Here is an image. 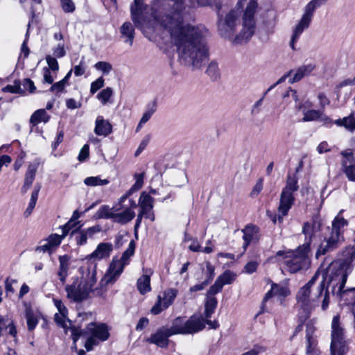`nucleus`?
<instances>
[{
	"mask_svg": "<svg viewBox=\"0 0 355 355\" xmlns=\"http://www.w3.org/2000/svg\"><path fill=\"white\" fill-rule=\"evenodd\" d=\"M144 0H134L130 7L131 19L149 40L159 35V30L169 37L176 46L180 62L199 68L208 58L205 37L207 29L185 21L186 8L182 0H154L150 17L144 16Z\"/></svg>",
	"mask_w": 355,
	"mask_h": 355,
	"instance_id": "1",
	"label": "nucleus"
},
{
	"mask_svg": "<svg viewBox=\"0 0 355 355\" xmlns=\"http://www.w3.org/2000/svg\"><path fill=\"white\" fill-rule=\"evenodd\" d=\"M345 261H334L327 268H319L311 279L298 291L296 298L298 306L300 307L299 317L305 320L309 317L311 312L321 304L322 311H325L329 304V293L328 288H325V283L332 284V291L341 295L344 291L347 278L348 264L355 257L343 252Z\"/></svg>",
	"mask_w": 355,
	"mask_h": 355,
	"instance_id": "2",
	"label": "nucleus"
},
{
	"mask_svg": "<svg viewBox=\"0 0 355 355\" xmlns=\"http://www.w3.org/2000/svg\"><path fill=\"white\" fill-rule=\"evenodd\" d=\"M247 0H240L237 3L236 9L231 10L224 19L219 18L218 22V33L221 37L228 39L234 44H243L247 43L255 31V21L254 15L256 12L257 3L251 0L247 3L243 17L242 28L234 37L237 21L240 16L239 10L246 4Z\"/></svg>",
	"mask_w": 355,
	"mask_h": 355,
	"instance_id": "3",
	"label": "nucleus"
},
{
	"mask_svg": "<svg viewBox=\"0 0 355 355\" xmlns=\"http://www.w3.org/2000/svg\"><path fill=\"white\" fill-rule=\"evenodd\" d=\"M81 270V277L76 278L71 284L65 287L67 298L76 302L86 300L94 291L97 281L96 263H91L86 268L82 267Z\"/></svg>",
	"mask_w": 355,
	"mask_h": 355,
	"instance_id": "4",
	"label": "nucleus"
},
{
	"mask_svg": "<svg viewBox=\"0 0 355 355\" xmlns=\"http://www.w3.org/2000/svg\"><path fill=\"white\" fill-rule=\"evenodd\" d=\"M309 252V243H304L295 251H279L277 252V257L283 256V263L286 268L290 272L295 273L300 270H307L310 267Z\"/></svg>",
	"mask_w": 355,
	"mask_h": 355,
	"instance_id": "5",
	"label": "nucleus"
},
{
	"mask_svg": "<svg viewBox=\"0 0 355 355\" xmlns=\"http://www.w3.org/2000/svg\"><path fill=\"white\" fill-rule=\"evenodd\" d=\"M343 211V210L340 211L339 214L333 220L330 234L324 238V241L318 247L315 254L316 258L321 255H324L328 252L336 248L343 241L341 230L348 225L347 220L340 216Z\"/></svg>",
	"mask_w": 355,
	"mask_h": 355,
	"instance_id": "6",
	"label": "nucleus"
},
{
	"mask_svg": "<svg viewBox=\"0 0 355 355\" xmlns=\"http://www.w3.org/2000/svg\"><path fill=\"white\" fill-rule=\"evenodd\" d=\"M299 189L297 178L295 175H288L286 185L280 195L278 211L280 214L279 220L287 215L295 202L293 193Z\"/></svg>",
	"mask_w": 355,
	"mask_h": 355,
	"instance_id": "7",
	"label": "nucleus"
},
{
	"mask_svg": "<svg viewBox=\"0 0 355 355\" xmlns=\"http://www.w3.org/2000/svg\"><path fill=\"white\" fill-rule=\"evenodd\" d=\"M85 331L89 335L85 344L87 351L92 350L100 342L107 340L110 336L108 327L105 324L91 322L87 326Z\"/></svg>",
	"mask_w": 355,
	"mask_h": 355,
	"instance_id": "8",
	"label": "nucleus"
},
{
	"mask_svg": "<svg viewBox=\"0 0 355 355\" xmlns=\"http://www.w3.org/2000/svg\"><path fill=\"white\" fill-rule=\"evenodd\" d=\"M331 355H344L348 350L344 337V330L340 327L339 317L334 316L331 323Z\"/></svg>",
	"mask_w": 355,
	"mask_h": 355,
	"instance_id": "9",
	"label": "nucleus"
},
{
	"mask_svg": "<svg viewBox=\"0 0 355 355\" xmlns=\"http://www.w3.org/2000/svg\"><path fill=\"white\" fill-rule=\"evenodd\" d=\"M291 98L293 101H295V108L298 111H301L304 115L302 118L303 121H317L318 116H320V111L316 110L310 109L312 107V104L309 101H306L304 103H299L298 96L297 94V92L292 89H288L286 93L284 95V98Z\"/></svg>",
	"mask_w": 355,
	"mask_h": 355,
	"instance_id": "10",
	"label": "nucleus"
},
{
	"mask_svg": "<svg viewBox=\"0 0 355 355\" xmlns=\"http://www.w3.org/2000/svg\"><path fill=\"white\" fill-rule=\"evenodd\" d=\"M127 266L120 259L113 258L109 268L101 280V284H107L115 282L123 272L125 266Z\"/></svg>",
	"mask_w": 355,
	"mask_h": 355,
	"instance_id": "11",
	"label": "nucleus"
},
{
	"mask_svg": "<svg viewBox=\"0 0 355 355\" xmlns=\"http://www.w3.org/2000/svg\"><path fill=\"white\" fill-rule=\"evenodd\" d=\"M342 171L349 181H355V157L352 150L347 149L340 153Z\"/></svg>",
	"mask_w": 355,
	"mask_h": 355,
	"instance_id": "12",
	"label": "nucleus"
},
{
	"mask_svg": "<svg viewBox=\"0 0 355 355\" xmlns=\"http://www.w3.org/2000/svg\"><path fill=\"white\" fill-rule=\"evenodd\" d=\"M236 275L231 270H225L223 274L219 275L215 283L209 288V294L215 295L221 291L223 286L231 284L236 279Z\"/></svg>",
	"mask_w": 355,
	"mask_h": 355,
	"instance_id": "13",
	"label": "nucleus"
},
{
	"mask_svg": "<svg viewBox=\"0 0 355 355\" xmlns=\"http://www.w3.org/2000/svg\"><path fill=\"white\" fill-rule=\"evenodd\" d=\"M61 243V238L59 234H51L46 239L40 242V245L36 248L35 251L43 253H53Z\"/></svg>",
	"mask_w": 355,
	"mask_h": 355,
	"instance_id": "14",
	"label": "nucleus"
},
{
	"mask_svg": "<svg viewBox=\"0 0 355 355\" xmlns=\"http://www.w3.org/2000/svg\"><path fill=\"white\" fill-rule=\"evenodd\" d=\"M291 294V291L288 288L287 282H282L279 284H272L270 290L266 294L263 298L261 312H263L265 304L267 300L272 296H276L279 299L284 298Z\"/></svg>",
	"mask_w": 355,
	"mask_h": 355,
	"instance_id": "15",
	"label": "nucleus"
},
{
	"mask_svg": "<svg viewBox=\"0 0 355 355\" xmlns=\"http://www.w3.org/2000/svg\"><path fill=\"white\" fill-rule=\"evenodd\" d=\"M321 226V220L318 216H313L310 221L304 224L302 233L305 236V243L311 244L313 238L315 236L317 233L320 232Z\"/></svg>",
	"mask_w": 355,
	"mask_h": 355,
	"instance_id": "16",
	"label": "nucleus"
},
{
	"mask_svg": "<svg viewBox=\"0 0 355 355\" xmlns=\"http://www.w3.org/2000/svg\"><path fill=\"white\" fill-rule=\"evenodd\" d=\"M184 329L187 334H193L202 330L205 327L203 317L199 314H194L189 319L184 318Z\"/></svg>",
	"mask_w": 355,
	"mask_h": 355,
	"instance_id": "17",
	"label": "nucleus"
},
{
	"mask_svg": "<svg viewBox=\"0 0 355 355\" xmlns=\"http://www.w3.org/2000/svg\"><path fill=\"white\" fill-rule=\"evenodd\" d=\"M112 251L113 245L111 243H100L87 259L94 261L106 259L110 257Z\"/></svg>",
	"mask_w": 355,
	"mask_h": 355,
	"instance_id": "18",
	"label": "nucleus"
},
{
	"mask_svg": "<svg viewBox=\"0 0 355 355\" xmlns=\"http://www.w3.org/2000/svg\"><path fill=\"white\" fill-rule=\"evenodd\" d=\"M172 336L168 328L162 327L158 329L155 334L146 340L148 343L156 345L159 347H166L168 345V337Z\"/></svg>",
	"mask_w": 355,
	"mask_h": 355,
	"instance_id": "19",
	"label": "nucleus"
},
{
	"mask_svg": "<svg viewBox=\"0 0 355 355\" xmlns=\"http://www.w3.org/2000/svg\"><path fill=\"white\" fill-rule=\"evenodd\" d=\"M217 306V300L214 295H211L207 292V297L205 302V316L206 318V323L210 326L211 329H216L219 324L216 321H211L209 318H211L212 313L215 311Z\"/></svg>",
	"mask_w": 355,
	"mask_h": 355,
	"instance_id": "20",
	"label": "nucleus"
},
{
	"mask_svg": "<svg viewBox=\"0 0 355 355\" xmlns=\"http://www.w3.org/2000/svg\"><path fill=\"white\" fill-rule=\"evenodd\" d=\"M101 230V228L99 225H94L76 232L75 239L77 245H82L85 244L88 239L92 238L94 234L100 232Z\"/></svg>",
	"mask_w": 355,
	"mask_h": 355,
	"instance_id": "21",
	"label": "nucleus"
},
{
	"mask_svg": "<svg viewBox=\"0 0 355 355\" xmlns=\"http://www.w3.org/2000/svg\"><path fill=\"white\" fill-rule=\"evenodd\" d=\"M315 68V64L309 63L302 65L297 69L290 71L288 75H290V76H293V78L289 80V82L293 83L300 80L304 76L309 75Z\"/></svg>",
	"mask_w": 355,
	"mask_h": 355,
	"instance_id": "22",
	"label": "nucleus"
},
{
	"mask_svg": "<svg viewBox=\"0 0 355 355\" xmlns=\"http://www.w3.org/2000/svg\"><path fill=\"white\" fill-rule=\"evenodd\" d=\"M38 166V162H34L28 165L27 171L25 174L24 185L21 187V191L23 193H26L31 187L35 180Z\"/></svg>",
	"mask_w": 355,
	"mask_h": 355,
	"instance_id": "23",
	"label": "nucleus"
},
{
	"mask_svg": "<svg viewBox=\"0 0 355 355\" xmlns=\"http://www.w3.org/2000/svg\"><path fill=\"white\" fill-rule=\"evenodd\" d=\"M311 20L302 17L298 24L295 26L293 29V35L291 37L290 46L293 50H295V44L299 40L300 35L302 34L304 30L307 29L310 25Z\"/></svg>",
	"mask_w": 355,
	"mask_h": 355,
	"instance_id": "24",
	"label": "nucleus"
},
{
	"mask_svg": "<svg viewBox=\"0 0 355 355\" xmlns=\"http://www.w3.org/2000/svg\"><path fill=\"white\" fill-rule=\"evenodd\" d=\"M311 20L302 17L298 24L295 26L293 29V35L291 37L290 46L293 50H295V44L299 40L300 35L302 34L304 30L307 29L310 25Z\"/></svg>",
	"mask_w": 355,
	"mask_h": 355,
	"instance_id": "25",
	"label": "nucleus"
},
{
	"mask_svg": "<svg viewBox=\"0 0 355 355\" xmlns=\"http://www.w3.org/2000/svg\"><path fill=\"white\" fill-rule=\"evenodd\" d=\"M243 239L244 243L243 244V248L244 251L246 250L248 246L251 242L257 241L259 239L258 228L254 225H248L243 230H242Z\"/></svg>",
	"mask_w": 355,
	"mask_h": 355,
	"instance_id": "26",
	"label": "nucleus"
},
{
	"mask_svg": "<svg viewBox=\"0 0 355 355\" xmlns=\"http://www.w3.org/2000/svg\"><path fill=\"white\" fill-rule=\"evenodd\" d=\"M112 126L110 123L98 116L95 121L94 132L96 135L106 137L112 132Z\"/></svg>",
	"mask_w": 355,
	"mask_h": 355,
	"instance_id": "27",
	"label": "nucleus"
},
{
	"mask_svg": "<svg viewBox=\"0 0 355 355\" xmlns=\"http://www.w3.org/2000/svg\"><path fill=\"white\" fill-rule=\"evenodd\" d=\"M120 33L124 42L132 46L135 38L134 26L129 21L124 22L120 28Z\"/></svg>",
	"mask_w": 355,
	"mask_h": 355,
	"instance_id": "28",
	"label": "nucleus"
},
{
	"mask_svg": "<svg viewBox=\"0 0 355 355\" xmlns=\"http://www.w3.org/2000/svg\"><path fill=\"white\" fill-rule=\"evenodd\" d=\"M25 317L27 322V327L28 331H31L38 324V320L40 318L39 312L34 311L31 306L26 307Z\"/></svg>",
	"mask_w": 355,
	"mask_h": 355,
	"instance_id": "29",
	"label": "nucleus"
},
{
	"mask_svg": "<svg viewBox=\"0 0 355 355\" xmlns=\"http://www.w3.org/2000/svg\"><path fill=\"white\" fill-rule=\"evenodd\" d=\"M155 199L146 192H142L139 199L140 211L146 213L147 211H152L154 207Z\"/></svg>",
	"mask_w": 355,
	"mask_h": 355,
	"instance_id": "30",
	"label": "nucleus"
},
{
	"mask_svg": "<svg viewBox=\"0 0 355 355\" xmlns=\"http://www.w3.org/2000/svg\"><path fill=\"white\" fill-rule=\"evenodd\" d=\"M135 216V213L130 208H125L121 212L115 211L114 222L122 225L131 221Z\"/></svg>",
	"mask_w": 355,
	"mask_h": 355,
	"instance_id": "31",
	"label": "nucleus"
},
{
	"mask_svg": "<svg viewBox=\"0 0 355 355\" xmlns=\"http://www.w3.org/2000/svg\"><path fill=\"white\" fill-rule=\"evenodd\" d=\"M54 320L56 324L64 329L66 333H67L68 330H70L72 334L74 336L73 340H76L78 339V336H75V329L71 328V321L68 318V315H60L59 313H55L54 315Z\"/></svg>",
	"mask_w": 355,
	"mask_h": 355,
	"instance_id": "32",
	"label": "nucleus"
},
{
	"mask_svg": "<svg viewBox=\"0 0 355 355\" xmlns=\"http://www.w3.org/2000/svg\"><path fill=\"white\" fill-rule=\"evenodd\" d=\"M327 0H311L304 8V14L302 17L312 20L315 10L320 8L321 6L326 3Z\"/></svg>",
	"mask_w": 355,
	"mask_h": 355,
	"instance_id": "33",
	"label": "nucleus"
},
{
	"mask_svg": "<svg viewBox=\"0 0 355 355\" xmlns=\"http://www.w3.org/2000/svg\"><path fill=\"white\" fill-rule=\"evenodd\" d=\"M3 331H6L13 338L15 343H17V331L16 327L12 322L7 324L5 318L0 315V336L3 335Z\"/></svg>",
	"mask_w": 355,
	"mask_h": 355,
	"instance_id": "34",
	"label": "nucleus"
},
{
	"mask_svg": "<svg viewBox=\"0 0 355 355\" xmlns=\"http://www.w3.org/2000/svg\"><path fill=\"white\" fill-rule=\"evenodd\" d=\"M137 287L139 293L142 295L148 293L151 290L150 287V273L144 274L141 275L137 282Z\"/></svg>",
	"mask_w": 355,
	"mask_h": 355,
	"instance_id": "35",
	"label": "nucleus"
},
{
	"mask_svg": "<svg viewBox=\"0 0 355 355\" xmlns=\"http://www.w3.org/2000/svg\"><path fill=\"white\" fill-rule=\"evenodd\" d=\"M50 116L44 109H40L33 112L30 119V123L33 125H36L40 123H47L49 121Z\"/></svg>",
	"mask_w": 355,
	"mask_h": 355,
	"instance_id": "36",
	"label": "nucleus"
},
{
	"mask_svg": "<svg viewBox=\"0 0 355 355\" xmlns=\"http://www.w3.org/2000/svg\"><path fill=\"white\" fill-rule=\"evenodd\" d=\"M184 317H178L172 322L170 328H168L171 335L187 334V331L184 329Z\"/></svg>",
	"mask_w": 355,
	"mask_h": 355,
	"instance_id": "37",
	"label": "nucleus"
},
{
	"mask_svg": "<svg viewBox=\"0 0 355 355\" xmlns=\"http://www.w3.org/2000/svg\"><path fill=\"white\" fill-rule=\"evenodd\" d=\"M178 295V290L175 288H169L166 290L163 293L162 302H163L164 308H168L171 306Z\"/></svg>",
	"mask_w": 355,
	"mask_h": 355,
	"instance_id": "38",
	"label": "nucleus"
},
{
	"mask_svg": "<svg viewBox=\"0 0 355 355\" xmlns=\"http://www.w3.org/2000/svg\"><path fill=\"white\" fill-rule=\"evenodd\" d=\"M115 211L114 207L110 208L107 205H103L96 211V216L97 218L112 219L114 221Z\"/></svg>",
	"mask_w": 355,
	"mask_h": 355,
	"instance_id": "39",
	"label": "nucleus"
},
{
	"mask_svg": "<svg viewBox=\"0 0 355 355\" xmlns=\"http://www.w3.org/2000/svg\"><path fill=\"white\" fill-rule=\"evenodd\" d=\"M84 183L89 187H96L107 185L109 184V180L107 179H101L98 176H92L86 178L84 180Z\"/></svg>",
	"mask_w": 355,
	"mask_h": 355,
	"instance_id": "40",
	"label": "nucleus"
},
{
	"mask_svg": "<svg viewBox=\"0 0 355 355\" xmlns=\"http://www.w3.org/2000/svg\"><path fill=\"white\" fill-rule=\"evenodd\" d=\"M113 95V89L111 87H106L101 91L96 96L98 100L103 104H107Z\"/></svg>",
	"mask_w": 355,
	"mask_h": 355,
	"instance_id": "41",
	"label": "nucleus"
},
{
	"mask_svg": "<svg viewBox=\"0 0 355 355\" xmlns=\"http://www.w3.org/2000/svg\"><path fill=\"white\" fill-rule=\"evenodd\" d=\"M315 327L312 321H309L306 324V344H309L310 346L313 345V342H317L313 337Z\"/></svg>",
	"mask_w": 355,
	"mask_h": 355,
	"instance_id": "42",
	"label": "nucleus"
},
{
	"mask_svg": "<svg viewBox=\"0 0 355 355\" xmlns=\"http://www.w3.org/2000/svg\"><path fill=\"white\" fill-rule=\"evenodd\" d=\"M94 68L100 71L103 75H108L113 69L112 65L107 62H98L94 64Z\"/></svg>",
	"mask_w": 355,
	"mask_h": 355,
	"instance_id": "43",
	"label": "nucleus"
},
{
	"mask_svg": "<svg viewBox=\"0 0 355 355\" xmlns=\"http://www.w3.org/2000/svg\"><path fill=\"white\" fill-rule=\"evenodd\" d=\"M43 73V83H47L49 85H51L53 83L55 78L56 77V73L55 72L50 71L49 68L44 67L42 69Z\"/></svg>",
	"mask_w": 355,
	"mask_h": 355,
	"instance_id": "44",
	"label": "nucleus"
},
{
	"mask_svg": "<svg viewBox=\"0 0 355 355\" xmlns=\"http://www.w3.org/2000/svg\"><path fill=\"white\" fill-rule=\"evenodd\" d=\"M206 72L212 79H216L219 74L218 64L215 62H211Z\"/></svg>",
	"mask_w": 355,
	"mask_h": 355,
	"instance_id": "45",
	"label": "nucleus"
},
{
	"mask_svg": "<svg viewBox=\"0 0 355 355\" xmlns=\"http://www.w3.org/2000/svg\"><path fill=\"white\" fill-rule=\"evenodd\" d=\"M46 61L48 64V67L50 71H52L55 72V73H57V71L59 70V64L56 60V58L48 55L46 56Z\"/></svg>",
	"mask_w": 355,
	"mask_h": 355,
	"instance_id": "46",
	"label": "nucleus"
},
{
	"mask_svg": "<svg viewBox=\"0 0 355 355\" xmlns=\"http://www.w3.org/2000/svg\"><path fill=\"white\" fill-rule=\"evenodd\" d=\"M135 184L130 189L133 192L139 190L144 184V173H137L135 175Z\"/></svg>",
	"mask_w": 355,
	"mask_h": 355,
	"instance_id": "47",
	"label": "nucleus"
},
{
	"mask_svg": "<svg viewBox=\"0 0 355 355\" xmlns=\"http://www.w3.org/2000/svg\"><path fill=\"white\" fill-rule=\"evenodd\" d=\"M3 92H9L11 94H21L23 90L21 89L20 85L17 82H15V85H7L2 88Z\"/></svg>",
	"mask_w": 355,
	"mask_h": 355,
	"instance_id": "48",
	"label": "nucleus"
},
{
	"mask_svg": "<svg viewBox=\"0 0 355 355\" xmlns=\"http://www.w3.org/2000/svg\"><path fill=\"white\" fill-rule=\"evenodd\" d=\"M105 80L103 77L98 78L96 80L91 83L90 93L95 94L99 89L104 86Z\"/></svg>",
	"mask_w": 355,
	"mask_h": 355,
	"instance_id": "49",
	"label": "nucleus"
},
{
	"mask_svg": "<svg viewBox=\"0 0 355 355\" xmlns=\"http://www.w3.org/2000/svg\"><path fill=\"white\" fill-rule=\"evenodd\" d=\"M53 302L58 311V313L63 315H68V309L61 300L53 298Z\"/></svg>",
	"mask_w": 355,
	"mask_h": 355,
	"instance_id": "50",
	"label": "nucleus"
},
{
	"mask_svg": "<svg viewBox=\"0 0 355 355\" xmlns=\"http://www.w3.org/2000/svg\"><path fill=\"white\" fill-rule=\"evenodd\" d=\"M67 84L61 80L54 84H52L50 87V92L55 93V94H58L64 90Z\"/></svg>",
	"mask_w": 355,
	"mask_h": 355,
	"instance_id": "51",
	"label": "nucleus"
},
{
	"mask_svg": "<svg viewBox=\"0 0 355 355\" xmlns=\"http://www.w3.org/2000/svg\"><path fill=\"white\" fill-rule=\"evenodd\" d=\"M155 111L156 105L155 104L152 105L150 107H148L140 120L141 123H146L150 119Z\"/></svg>",
	"mask_w": 355,
	"mask_h": 355,
	"instance_id": "52",
	"label": "nucleus"
},
{
	"mask_svg": "<svg viewBox=\"0 0 355 355\" xmlns=\"http://www.w3.org/2000/svg\"><path fill=\"white\" fill-rule=\"evenodd\" d=\"M259 265V261H250L246 263L244 267L243 272L248 274H252L255 272Z\"/></svg>",
	"mask_w": 355,
	"mask_h": 355,
	"instance_id": "53",
	"label": "nucleus"
},
{
	"mask_svg": "<svg viewBox=\"0 0 355 355\" xmlns=\"http://www.w3.org/2000/svg\"><path fill=\"white\" fill-rule=\"evenodd\" d=\"M62 8L65 12H73L76 6L72 0H61Z\"/></svg>",
	"mask_w": 355,
	"mask_h": 355,
	"instance_id": "54",
	"label": "nucleus"
},
{
	"mask_svg": "<svg viewBox=\"0 0 355 355\" xmlns=\"http://www.w3.org/2000/svg\"><path fill=\"white\" fill-rule=\"evenodd\" d=\"M40 190V187H35L33 190V191L31 193L30 202L28 204V207H30V209H33L36 205V202L38 198V194Z\"/></svg>",
	"mask_w": 355,
	"mask_h": 355,
	"instance_id": "55",
	"label": "nucleus"
},
{
	"mask_svg": "<svg viewBox=\"0 0 355 355\" xmlns=\"http://www.w3.org/2000/svg\"><path fill=\"white\" fill-rule=\"evenodd\" d=\"M53 53L55 58H62L66 55V51L64 44H58L57 46L53 49Z\"/></svg>",
	"mask_w": 355,
	"mask_h": 355,
	"instance_id": "56",
	"label": "nucleus"
},
{
	"mask_svg": "<svg viewBox=\"0 0 355 355\" xmlns=\"http://www.w3.org/2000/svg\"><path fill=\"white\" fill-rule=\"evenodd\" d=\"M166 309V308H164V306H163V302H162V297L158 296L157 302L151 308L150 312L153 315H157Z\"/></svg>",
	"mask_w": 355,
	"mask_h": 355,
	"instance_id": "57",
	"label": "nucleus"
},
{
	"mask_svg": "<svg viewBox=\"0 0 355 355\" xmlns=\"http://www.w3.org/2000/svg\"><path fill=\"white\" fill-rule=\"evenodd\" d=\"M85 66L83 60H82L79 64L76 65L72 69L76 76H83L85 72Z\"/></svg>",
	"mask_w": 355,
	"mask_h": 355,
	"instance_id": "58",
	"label": "nucleus"
},
{
	"mask_svg": "<svg viewBox=\"0 0 355 355\" xmlns=\"http://www.w3.org/2000/svg\"><path fill=\"white\" fill-rule=\"evenodd\" d=\"M150 136L149 135H146L143 139L142 141H141L139 147L137 148V150L135 151V156H138L140 155V153L146 148V147L147 146V145L148 144L149 141H150Z\"/></svg>",
	"mask_w": 355,
	"mask_h": 355,
	"instance_id": "59",
	"label": "nucleus"
},
{
	"mask_svg": "<svg viewBox=\"0 0 355 355\" xmlns=\"http://www.w3.org/2000/svg\"><path fill=\"white\" fill-rule=\"evenodd\" d=\"M89 145L87 144H85L80 151V153L78 155V160L80 162H83L85 161L88 157H89Z\"/></svg>",
	"mask_w": 355,
	"mask_h": 355,
	"instance_id": "60",
	"label": "nucleus"
},
{
	"mask_svg": "<svg viewBox=\"0 0 355 355\" xmlns=\"http://www.w3.org/2000/svg\"><path fill=\"white\" fill-rule=\"evenodd\" d=\"M317 121L327 126H331L333 123L332 120L321 110L320 111V116H318Z\"/></svg>",
	"mask_w": 355,
	"mask_h": 355,
	"instance_id": "61",
	"label": "nucleus"
},
{
	"mask_svg": "<svg viewBox=\"0 0 355 355\" xmlns=\"http://www.w3.org/2000/svg\"><path fill=\"white\" fill-rule=\"evenodd\" d=\"M60 270L62 271H68L69 268V257L67 255L60 256L59 257Z\"/></svg>",
	"mask_w": 355,
	"mask_h": 355,
	"instance_id": "62",
	"label": "nucleus"
},
{
	"mask_svg": "<svg viewBox=\"0 0 355 355\" xmlns=\"http://www.w3.org/2000/svg\"><path fill=\"white\" fill-rule=\"evenodd\" d=\"M66 106L68 109L75 110L81 107V103L73 98H68L66 100Z\"/></svg>",
	"mask_w": 355,
	"mask_h": 355,
	"instance_id": "63",
	"label": "nucleus"
},
{
	"mask_svg": "<svg viewBox=\"0 0 355 355\" xmlns=\"http://www.w3.org/2000/svg\"><path fill=\"white\" fill-rule=\"evenodd\" d=\"M306 354L307 355H320L319 349L317 348V342H313V345L310 346L306 344Z\"/></svg>",
	"mask_w": 355,
	"mask_h": 355,
	"instance_id": "64",
	"label": "nucleus"
}]
</instances>
